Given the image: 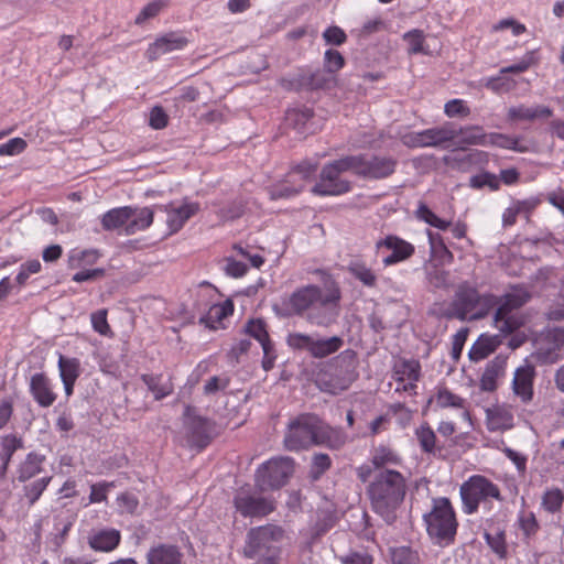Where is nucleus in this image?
<instances>
[{
	"label": "nucleus",
	"instance_id": "nucleus-56",
	"mask_svg": "<svg viewBox=\"0 0 564 564\" xmlns=\"http://www.w3.org/2000/svg\"><path fill=\"white\" fill-rule=\"evenodd\" d=\"M91 326L95 332L102 336H111L112 332L107 322V311L99 310L97 312L91 313L90 315Z\"/></svg>",
	"mask_w": 564,
	"mask_h": 564
},
{
	"label": "nucleus",
	"instance_id": "nucleus-64",
	"mask_svg": "<svg viewBox=\"0 0 564 564\" xmlns=\"http://www.w3.org/2000/svg\"><path fill=\"white\" fill-rule=\"evenodd\" d=\"M392 561L393 564H417V555L410 549L401 547L394 551Z\"/></svg>",
	"mask_w": 564,
	"mask_h": 564
},
{
	"label": "nucleus",
	"instance_id": "nucleus-54",
	"mask_svg": "<svg viewBox=\"0 0 564 564\" xmlns=\"http://www.w3.org/2000/svg\"><path fill=\"white\" fill-rule=\"evenodd\" d=\"M485 87L496 94H505L516 87V82L499 75L488 78L485 83Z\"/></svg>",
	"mask_w": 564,
	"mask_h": 564
},
{
	"label": "nucleus",
	"instance_id": "nucleus-7",
	"mask_svg": "<svg viewBox=\"0 0 564 564\" xmlns=\"http://www.w3.org/2000/svg\"><path fill=\"white\" fill-rule=\"evenodd\" d=\"M344 340L338 336L329 338H317L304 334H291L288 337V345L295 349H304L315 358H324L338 351Z\"/></svg>",
	"mask_w": 564,
	"mask_h": 564
},
{
	"label": "nucleus",
	"instance_id": "nucleus-35",
	"mask_svg": "<svg viewBox=\"0 0 564 564\" xmlns=\"http://www.w3.org/2000/svg\"><path fill=\"white\" fill-rule=\"evenodd\" d=\"M506 361L502 358H495L486 365L480 378V388L484 391H494L497 389L498 378L503 373Z\"/></svg>",
	"mask_w": 564,
	"mask_h": 564
},
{
	"label": "nucleus",
	"instance_id": "nucleus-55",
	"mask_svg": "<svg viewBox=\"0 0 564 564\" xmlns=\"http://www.w3.org/2000/svg\"><path fill=\"white\" fill-rule=\"evenodd\" d=\"M41 269H42V264L37 259L29 260V261L24 262L23 264H21L19 272L17 274L15 281L18 282V284L24 285L28 281V279L32 274L39 273L41 271Z\"/></svg>",
	"mask_w": 564,
	"mask_h": 564
},
{
	"label": "nucleus",
	"instance_id": "nucleus-42",
	"mask_svg": "<svg viewBox=\"0 0 564 564\" xmlns=\"http://www.w3.org/2000/svg\"><path fill=\"white\" fill-rule=\"evenodd\" d=\"M44 457L37 454H29L25 460L19 466L18 479L26 481L42 471Z\"/></svg>",
	"mask_w": 564,
	"mask_h": 564
},
{
	"label": "nucleus",
	"instance_id": "nucleus-61",
	"mask_svg": "<svg viewBox=\"0 0 564 564\" xmlns=\"http://www.w3.org/2000/svg\"><path fill=\"white\" fill-rule=\"evenodd\" d=\"M470 186L474 188L488 186L492 189H497L499 187V180L494 174L480 173L470 178Z\"/></svg>",
	"mask_w": 564,
	"mask_h": 564
},
{
	"label": "nucleus",
	"instance_id": "nucleus-29",
	"mask_svg": "<svg viewBox=\"0 0 564 564\" xmlns=\"http://www.w3.org/2000/svg\"><path fill=\"white\" fill-rule=\"evenodd\" d=\"M147 560L148 564H182L183 554L176 545L160 544L149 550Z\"/></svg>",
	"mask_w": 564,
	"mask_h": 564
},
{
	"label": "nucleus",
	"instance_id": "nucleus-26",
	"mask_svg": "<svg viewBox=\"0 0 564 564\" xmlns=\"http://www.w3.org/2000/svg\"><path fill=\"white\" fill-rule=\"evenodd\" d=\"M505 336L500 332L496 335L481 334L468 351L469 359L474 362L486 359L502 344Z\"/></svg>",
	"mask_w": 564,
	"mask_h": 564
},
{
	"label": "nucleus",
	"instance_id": "nucleus-32",
	"mask_svg": "<svg viewBox=\"0 0 564 564\" xmlns=\"http://www.w3.org/2000/svg\"><path fill=\"white\" fill-rule=\"evenodd\" d=\"M426 147H437L442 143L454 141L457 138V129L451 122L441 127L423 130Z\"/></svg>",
	"mask_w": 564,
	"mask_h": 564
},
{
	"label": "nucleus",
	"instance_id": "nucleus-24",
	"mask_svg": "<svg viewBox=\"0 0 564 564\" xmlns=\"http://www.w3.org/2000/svg\"><path fill=\"white\" fill-rule=\"evenodd\" d=\"M433 401L435 402L437 408L441 409H454V410H460L462 417L465 421L470 422V412L468 409V402L466 399L462 398L460 395L454 393L446 387H441L437 389V391L434 394Z\"/></svg>",
	"mask_w": 564,
	"mask_h": 564
},
{
	"label": "nucleus",
	"instance_id": "nucleus-44",
	"mask_svg": "<svg viewBox=\"0 0 564 564\" xmlns=\"http://www.w3.org/2000/svg\"><path fill=\"white\" fill-rule=\"evenodd\" d=\"M79 360L59 355L58 370L62 381H76L79 377Z\"/></svg>",
	"mask_w": 564,
	"mask_h": 564
},
{
	"label": "nucleus",
	"instance_id": "nucleus-49",
	"mask_svg": "<svg viewBox=\"0 0 564 564\" xmlns=\"http://www.w3.org/2000/svg\"><path fill=\"white\" fill-rule=\"evenodd\" d=\"M484 538L492 550L500 558H506L508 555L506 534L503 531H498L496 534L485 532Z\"/></svg>",
	"mask_w": 564,
	"mask_h": 564
},
{
	"label": "nucleus",
	"instance_id": "nucleus-39",
	"mask_svg": "<svg viewBox=\"0 0 564 564\" xmlns=\"http://www.w3.org/2000/svg\"><path fill=\"white\" fill-rule=\"evenodd\" d=\"M338 520L337 510L333 508V503L326 496L323 498V503L319 507L318 521L316 529L318 533H324L329 530Z\"/></svg>",
	"mask_w": 564,
	"mask_h": 564
},
{
	"label": "nucleus",
	"instance_id": "nucleus-25",
	"mask_svg": "<svg viewBox=\"0 0 564 564\" xmlns=\"http://www.w3.org/2000/svg\"><path fill=\"white\" fill-rule=\"evenodd\" d=\"M30 391L37 404L43 408L51 406L56 400L52 383L43 373H35L31 377Z\"/></svg>",
	"mask_w": 564,
	"mask_h": 564
},
{
	"label": "nucleus",
	"instance_id": "nucleus-52",
	"mask_svg": "<svg viewBox=\"0 0 564 564\" xmlns=\"http://www.w3.org/2000/svg\"><path fill=\"white\" fill-rule=\"evenodd\" d=\"M166 0H155L148 3L135 17L134 23L138 25L143 24L147 20L152 19L159 14V12L166 7Z\"/></svg>",
	"mask_w": 564,
	"mask_h": 564
},
{
	"label": "nucleus",
	"instance_id": "nucleus-57",
	"mask_svg": "<svg viewBox=\"0 0 564 564\" xmlns=\"http://www.w3.org/2000/svg\"><path fill=\"white\" fill-rule=\"evenodd\" d=\"M444 112L447 117H467L470 113L469 107L463 99H452L444 106Z\"/></svg>",
	"mask_w": 564,
	"mask_h": 564
},
{
	"label": "nucleus",
	"instance_id": "nucleus-31",
	"mask_svg": "<svg viewBox=\"0 0 564 564\" xmlns=\"http://www.w3.org/2000/svg\"><path fill=\"white\" fill-rule=\"evenodd\" d=\"M154 218V212L149 207H130L129 220L127 223L126 235H134L149 228Z\"/></svg>",
	"mask_w": 564,
	"mask_h": 564
},
{
	"label": "nucleus",
	"instance_id": "nucleus-27",
	"mask_svg": "<svg viewBox=\"0 0 564 564\" xmlns=\"http://www.w3.org/2000/svg\"><path fill=\"white\" fill-rule=\"evenodd\" d=\"M552 115L553 111L550 107L543 105L525 106L523 104L510 107L507 112L510 121H533L550 118Z\"/></svg>",
	"mask_w": 564,
	"mask_h": 564
},
{
	"label": "nucleus",
	"instance_id": "nucleus-1",
	"mask_svg": "<svg viewBox=\"0 0 564 564\" xmlns=\"http://www.w3.org/2000/svg\"><path fill=\"white\" fill-rule=\"evenodd\" d=\"M496 304L495 295L480 294L470 283L463 282L455 292L447 315L460 321H477L484 318Z\"/></svg>",
	"mask_w": 564,
	"mask_h": 564
},
{
	"label": "nucleus",
	"instance_id": "nucleus-11",
	"mask_svg": "<svg viewBox=\"0 0 564 564\" xmlns=\"http://www.w3.org/2000/svg\"><path fill=\"white\" fill-rule=\"evenodd\" d=\"M160 209L166 214L165 223L170 235H173L180 231L186 221L198 213L199 204L184 198L162 205Z\"/></svg>",
	"mask_w": 564,
	"mask_h": 564
},
{
	"label": "nucleus",
	"instance_id": "nucleus-59",
	"mask_svg": "<svg viewBox=\"0 0 564 564\" xmlns=\"http://www.w3.org/2000/svg\"><path fill=\"white\" fill-rule=\"evenodd\" d=\"M535 62V53L534 52H528L520 61L517 63L503 67L500 69V74L506 73H522L530 68L531 65H533Z\"/></svg>",
	"mask_w": 564,
	"mask_h": 564
},
{
	"label": "nucleus",
	"instance_id": "nucleus-30",
	"mask_svg": "<svg viewBox=\"0 0 564 564\" xmlns=\"http://www.w3.org/2000/svg\"><path fill=\"white\" fill-rule=\"evenodd\" d=\"M371 507L376 513L381 516L387 522L395 519V511L403 500V496H370Z\"/></svg>",
	"mask_w": 564,
	"mask_h": 564
},
{
	"label": "nucleus",
	"instance_id": "nucleus-48",
	"mask_svg": "<svg viewBox=\"0 0 564 564\" xmlns=\"http://www.w3.org/2000/svg\"><path fill=\"white\" fill-rule=\"evenodd\" d=\"M323 66L325 72L336 74L345 66V58L337 50H326L323 57Z\"/></svg>",
	"mask_w": 564,
	"mask_h": 564
},
{
	"label": "nucleus",
	"instance_id": "nucleus-50",
	"mask_svg": "<svg viewBox=\"0 0 564 564\" xmlns=\"http://www.w3.org/2000/svg\"><path fill=\"white\" fill-rule=\"evenodd\" d=\"M310 174H311L310 166H297L294 170H292L288 174V178L284 180V183L296 181L297 178H299L300 183L294 188H289L284 185V196L300 192L303 188L304 182L310 176Z\"/></svg>",
	"mask_w": 564,
	"mask_h": 564
},
{
	"label": "nucleus",
	"instance_id": "nucleus-33",
	"mask_svg": "<svg viewBox=\"0 0 564 564\" xmlns=\"http://www.w3.org/2000/svg\"><path fill=\"white\" fill-rule=\"evenodd\" d=\"M313 111L308 107L289 109L284 116V122L300 133L311 131Z\"/></svg>",
	"mask_w": 564,
	"mask_h": 564
},
{
	"label": "nucleus",
	"instance_id": "nucleus-58",
	"mask_svg": "<svg viewBox=\"0 0 564 564\" xmlns=\"http://www.w3.org/2000/svg\"><path fill=\"white\" fill-rule=\"evenodd\" d=\"M332 466V459L327 454L318 453L314 454L312 458V475L314 478H318L322 474L328 470Z\"/></svg>",
	"mask_w": 564,
	"mask_h": 564
},
{
	"label": "nucleus",
	"instance_id": "nucleus-2",
	"mask_svg": "<svg viewBox=\"0 0 564 564\" xmlns=\"http://www.w3.org/2000/svg\"><path fill=\"white\" fill-rule=\"evenodd\" d=\"M430 538L440 545L453 543L457 532V520L454 509L446 497L433 500L431 512L424 516Z\"/></svg>",
	"mask_w": 564,
	"mask_h": 564
},
{
	"label": "nucleus",
	"instance_id": "nucleus-15",
	"mask_svg": "<svg viewBox=\"0 0 564 564\" xmlns=\"http://www.w3.org/2000/svg\"><path fill=\"white\" fill-rule=\"evenodd\" d=\"M348 435L343 429L334 427L317 417L314 445L337 451L345 446Z\"/></svg>",
	"mask_w": 564,
	"mask_h": 564
},
{
	"label": "nucleus",
	"instance_id": "nucleus-36",
	"mask_svg": "<svg viewBox=\"0 0 564 564\" xmlns=\"http://www.w3.org/2000/svg\"><path fill=\"white\" fill-rule=\"evenodd\" d=\"M99 253L94 249L74 248L67 254V265L73 270L88 269L97 262Z\"/></svg>",
	"mask_w": 564,
	"mask_h": 564
},
{
	"label": "nucleus",
	"instance_id": "nucleus-60",
	"mask_svg": "<svg viewBox=\"0 0 564 564\" xmlns=\"http://www.w3.org/2000/svg\"><path fill=\"white\" fill-rule=\"evenodd\" d=\"M323 39H324L325 43L328 45L339 46L346 42L347 35L343 29H340L339 26L333 25V26H328L323 32Z\"/></svg>",
	"mask_w": 564,
	"mask_h": 564
},
{
	"label": "nucleus",
	"instance_id": "nucleus-51",
	"mask_svg": "<svg viewBox=\"0 0 564 564\" xmlns=\"http://www.w3.org/2000/svg\"><path fill=\"white\" fill-rule=\"evenodd\" d=\"M404 41L409 45V53L411 54H429V51L424 47V34L420 30H412L404 34Z\"/></svg>",
	"mask_w": 564,
	"mask_h": 564
},
{
	"label": "nucleus",
	"instance_id": "nucleus-9",
	"mask_svg": "<svg viewBox=\"0 0 564 564\" xmlns=\"http://www.w3.org/2000/svg\"><path fill=\"white\" fill-rule=\"evenodd\" d=\"M316 422L317 416L307 414L290 423L284 446L297 451L314 445Z\"/></svg>",
	"mask_w": 564,
	"mask_h": 564
},
{
	"label": "nucleus",
	"instance_id": "nucleus-45",
	"mask_svg": "<svg viewBox=\"0 0 564 564\" xmlns=\"http://www.w3.org/2000/svg\"><path fill=\"white\" fill-rule=\"evenodd\" d=\"M372 464L376 467H383L386 465H398L400 464V457L389 446L379 445L373 449Z\"/></svg>",
	"mask_w": 564,
	"mask_h": 564
},
{
	"label": "nucleus",
	"instance_id": "nucleus-3",
	"mask_svg": "<svg viewBox=\"0 0 564 564\" xmlns=\"http://www.w3.org/2000/svg\"><path fill=\"white\" fill-rule=\"evenodd\" d=\"M531 295L527 288L517 285L512 286L499 301L498 307L494 315V327L502 335H510L519 329L523 319L522 316L516 312L519 307L524 305Z\"/></svg>",
	"mask_w": 564,
	"mask_h": 564
},
{
	"label": "nucleus",
	"instance_id": "nucleus-13",
	"mask_svg": "<svg viewBox=\"0 0 564 564\" xmlns=\"http://www.w3.org/2000/svg\"><path fill=\"white\" fill-rule=\"evenodd\" d=\"M185 426L189 434V442L192 445L204 447L209 438L213 423L198 415L195 409L187 406L184 412Z\"/></svg>",
	"mask_w": 564,
	"mask_h": 564
},
{
	"label": "nucleus",
	"instance_id": "nucleus-22",
	"mask_svg": "<svg viewBox=\"0 0 564 564\" xmlns=\"http://www.w3.org/2000/svg\"><path fill=\"white\" fill-rule=\"evenodd\" d=\"M486 426L490 432H505L514 426L512 411L506 404H496L486 409Z\"/></svg>",
	"mask_w": 564,
	"mask_h": 564
},
{
	"label": "nucleus",
	"instance_id": "nucleus-17",
	"mask_svg": "<svg viewBox=\"0 0 564 564\" xmlns=\"http://www.w3.org/2000/svg\"><path fill=\"white\" fill-rule=\"evenodd\" d=\"M405 478L395 470L386 469L376 476L369 494H405Z\"/></svg>",
	"mask_w": 564,
	"mask_h": 564
},
{
	"label": "nucleus",
	"instance_id": "nucleus-12",
	"mask_svg": "<svg viewBox=\"0 0 564 564\" xmlns=\"http://www.w3.org/2000/svg\"><path fill=\"white\" fill-rule=\"evenodd\" d=\"M535 368L525 364L516 369L511 381V391L516 399L527 405L534 398Z\"/></svg>",
	"mask_w": 564,
	"mask_h": 564
},
{
	"label": "nucleus",
	"instance_id": "nucleus-47",
	"mask_svg": "<svg viewBox=\"0 0 564 564\" xmlns=\"http://www.w3.org/2000/svg\"><path fill=\"white\" fill-rule=\"evenodd\" d=\"M416 216L419 219L425 221L430 226L441 230H446L451 226V221L440 218L423 203L419 205Z\"/></svg>",
	"mask_w": 564,
	"mask_h": 564
},
{
	"label": "nucleus",
	"instance_id": "nucleus-19",
	"mask_svg": "<svg viewBox=\"0 0 564 564\" xmlns=\"http://www.w3.org/2000/svg\"><path fill=\"white\" fill-rule=\"evenodd\" d=\"M245 332L260 343L263 350L262 366L264 370L271 369L276 356L272 354V345L264 322L259 318L250 319L245 326Z\"/></svg>",
	"mask_w": 564,
	"mask_h": 564
},
{
	"label": "nucleus",
	"instance_id": "nucleus-28",
	"mask_svg": "<svg viewBox=\"0 0 564 564\" xmlns=\"http://www.w3.org/2000/svg\"><path fill=\"white\" fill-rule=\"evenodd\" d=\"M121 540V534L116 529H102L91 532L88 536L89 546L99 552H110L115 550Z\"/></svg>",
	"mask_w": 564,
	"mask_h": 564
},
{
	"label": "nucleus",
	"instance_id": "nucleus-16",
	"mask_svg": "<svg viewBox=\"0 0 564 564\" xmlns=\"http://www.w3.org/2000/svg\"><path fill=\"white\" fill-rule=\"evenodd\" d=\"M256 480L262 491L279 490L282 481V458L276 457L264 463L257 470Z\"/></svg>",
	"mask_w": 564,
	"mask_h": 564
},
{
	"label": "nucleus",
	"instance_id": "nucleus-63",
	"mask_svg": "<svg viewBox=\"0 0 564 564\" xmlns=\"http://www.w3.org/2000/svg\"><path fill=\"white\" fill-rule=\"evenodd\" d=\"M143 380L149 387V389L154 393L155 399H162L169 395L173 390L171 383L159 386L158 380L154 377L144 376Z\"/></svg>",
	"mask_w": 564,
	"mask_h": 564
},
{
	"label": "nucleus",
	"instance_id": "nucleus-5",
	"mask_svg": "<svg viewBox=\"0 0 564 564\" xmlns=\"http://www.w3.org/2000/svg\"><path fill=\"white\" fill-rule=\"evenodd\" d=\"M341 294L339 288L332 283L324 288L318 301L307 315V321L317 326H329L339 316V301Z\"/></svg>",
	"mask_w": 564,
	"mask_h": 564
},
{
	"label": "nucleus",
	"instance_id": "nucleus-8",
	"mask_svg": "<svg viewBox=\"0 0 564 564\" xmlns=\"http://www.w3.org/2000/svg\"><path fill=\"white\" fill-rule=\"evenodd\" d=\"M375 247L377 254L382 256V264L384 267L406 261L415 252V248L411 242L395 235H388L377 240Z\"/></svg>",
	"mask_w": 564,
	"mask_h": 564
},
{
	"label": "nucleus",
	"instance_id": "nucleus-62",
	"mask_svg": "<svg viewBox=\"0 0 564 564\" xmlns=\"http://www.w3.org/2000/svg\"><path fill=\"white\" fill-rule=\"evenodd\" d=\"M169 117L164 109L160 106H155L151 109L149 115V124L155 130L163 129L167 126Z\"/></svg>",
	"mask_w": 564,
	"mask_h": 564
},
{
	"label": "nucleus",
	"instance_id": "nucleus-38",
	"mask_svg": "<svg viewBox=\"0 0 564 564\" xmlns=\"http://www.w3.org/2000/svg\"><path fill=\"white\" fill-rule=\"evenodd\" d=\"M487 134L479 126H469L457 129L456 142L466 145H481L487 144Z\"/></svg>",
	"mask_w": 564,
	"mask_h": 564
},
{
	"label": "nucleus",
	"instance_id": "nucleus-4",
	"mask_svg": "<svg viewBox=\"0 0 564 564\" xmlns=\"http://www.w3.org/2000/svg\"><path fill=\"white\" fill-rule=\"evenodd\" d=\"M355 161L347 155L325 164L312 193L318 196H339L348 193L351 189V183L343 174L349 171L354 173Z\"/></svg>",
	"mask_w": 564,
	"mask_h": 564
},
{
	"label": "nucleus",
	"instance_id": "nucleus-21",
	"mask_svg": "<svg viewBox=\"0 0 564 564\" xmlns=\"http://www.w3.org/2000/svg\"><path fill=\"white\" fill-rule=\"evenodd\" d=\"M324 289L316 285H307L295 291L289 301L290 308L296 314H310L312 307L318 301Z\"/></svg>",
	"mask_w": 564,
	"mask_h": 564
},
{
	"label": "nucleus",
	"instance_id": "nucleus-10",
	"mask_svg": "<svg viewBox=\"0 0 564 564\" xmlns=\"http://www.w3.org/2000/svg\"><path fill=\"white\" fill-rule=\"evenodd\" d=\"M354 162V173L367 178H386L394 173L397 160L390 156L350 155Z\"/></svg>",
	"mask_w": 564,
	"mask_h": 564
},
{
	"label": "nucleus",
	"instance_id": "nucleus-18",
	"mask_svg": "<svg viewBox=\"0 0 564 564\" xmlns=\"http://www.w3.org/2000/svg\"><path fill=\"white\" fill-rule=\"evenodd\" d=\"M235 252L241 259H236L235 257H228L226 259L225 272L232 278H240L247 272V263L248 261L252 267L260 268L263 263V258L256 253L251 254L246 248L240 246L235 247Z\"/></svg>",
	"mask_w": 564,
	"mask_h": 564
},
{
	"label": "nucleus",
	"instance_id": "nucleus-14",
	"mask_svg": "<svg viewBox=\"0 0 564 564\" xmlns=\"http://www.w3.org/2000/svg\"><path fill=\"white\" fill-rule=\"evenodd\" d=\"M420 364L414 359L399 360L393 366V378L398 382L395 391L415 393L416 382L420 378Z\"/></svg>",
	"mask_w": 564,
	"mask_h": 564
},
{
	"label": "nucleus",
	"instance_id": "nucleus-6",
	"mask_svg": "<svg viewBox=\"0 0 564 564\" xmlns=\"http://www.w3.org/2000/svg\"><path fill=\"white\" fill-rule=\"evenodd\" d=\"M248 541L243 549L247 557L253 558L260 553H273L280 551L282 529L276 525H265L251 529L248 532Z\"/></svg>",
	"mask_w": 564,
	"mask_h": 564
},
{
	"label": "nucleus",
	"instance_id": "nucleus-40",
	"mask_svg": "<svg viewBox=\"0 0 564 564\" xmlns=\"http://www.w3.org/2000/svg\"><path fill=\"white\" fill-rule=\"evenodd\" d=\"M459 494H498V490L486 477L474 475L462 485Z\"/></svg>",
	"mask_w": 564,
	"mask_h": 564
},
{
	"label": "nucleus",
	"instance_id": "nucleus-46",
	"mask_svg": "<svg viewBox=\"0 0 564 564\" xmlns=\"http://www.w3.org/2000/svg\"><path fill=\"white\" fill-rule=\"evenodd\" d=\"M415 436L423 452L433 453L436 448V435L427 423H422L415 430Z\"/></svg>",
	"mask_w": 564,
	"mask_h": 564
},
{
	"label": "nucleus",
	"instance_id": "nucleus-23",
	"mask_svg": "<svg viewBox=\"0 0 564 564\" xmlns=\"http://www.w3.org/2000/svg\"><path fill=\"white\" fill-rule=\"evenodd\" d=\"M187 40L176 33H169L155 40L147 50V57L151 61L156 59L163 54L182 50L186 46Z\"/></svg>",
	"mask_w": 564,
	"mask_h": 564
},
{
	"label": "nucleus",
	"instance_id": "nucleus-53",
	"mask_svg": "<svg viewBox=\"0 0 564 564\" xmlns=\"http://www.w3.org/2000/svg\"><path fill=\"white\" fill-rule=\"evenodd\" d=\"M28 143L24 139L17 137L0 144V156H15L25 151Z\"/></svg>",
	"mask_w": 564,
	"mask_h": 564
},
{
	"label": "nucleus",
	"instance_id": "nucleus-43",
	"mask_svg": "<svg viewBox=\"0 0 564 564\" xmlns=\"http://www.w3.org/2000/svg\"><path fill=\"white\" fill-rule=\"evenodd\" d=\"M486 147H498L506 150H512L517 152H524L527 148L520 145V139L503 133H488Z\"/></svg>",
	"mask_w": 564,
	"mask_h": 564
},
{
	"label": "nucleus",
	"instance_id": "nucleus-34",
	"mask_svg": "<svg viewBox=\"0 0 564 564\" xmlns=\"http://www.w3.org/2000/svg\"><path fill=\"white\" fill-rule=\"evenodd\" d=\"M129 213L130 206L110 209L101 218L104 229L117 230L118 232L126 235Z\"/></svg>",
	"mask_w": 564,
	"mask_h": 564
},
{
	"label": "nucleus",
	"instance_id": "nucleus-37",
	"mask_svg": "<svg viewBox=\"0 0 564 564\" xmlns=\"http://www.w3.org/2000/svg\"><path fill=\"white\" fill-rule=\"evenodd\" d=\"M232 313L234 304L230 300H226L221 303L212 305L206 316L202 321L208 328L217 329L221 325L223 321L230 316Z\"/></svg>",
	"mask_w": 564,
	"mask_h": 564
},
{
	"label": "nucleus",
	"instance_id": "nucleus-41",
	"mask_svg": "<svg viewBox=\"0 0 564 564\" xmlns=\"http://www.w3.org/2000/svg\"><path fill=\"white\" fill-rule=\"evenodd\" d=\"M350 274L360 281L365 286L373 288L377 283V275L370 267L361 260H354L348 265Z\"/></svg>",
	"mask_w": 564,
	"mask_h": 564
},
{
	"label": "nucleus",
	"instance_id": "nucleus-20",
	"mask_svg": "<svg viewBox=\"0 0 564 564\" xmlns=\"http://www.w3.org/2000/svg\"><path fill=\"white\" fill-rule=\"evenodd\" d=\"M235 507L243 517H263L273 510L272 501L262 496H236Z\"/></svg>",
	"mask_w": 564,
	"mask_h": 564
}]
</instances>
